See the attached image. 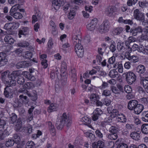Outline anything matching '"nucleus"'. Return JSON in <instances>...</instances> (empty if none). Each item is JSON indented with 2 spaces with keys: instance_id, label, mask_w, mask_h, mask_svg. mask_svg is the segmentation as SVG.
<instances>
[{
  "instance_id": "f257e3e1",
  "label": "nucleus",
  "mask_w": 148,
  "mask_h": 148,
  "mask_svg": "<svg viewBox=\"0 0 148 148\" xmlns=\"http://www.w3.org/2000/svg\"><path fill=\"white\" fill-rule=\"evenodd\" d=\"M71 123V117L66 112H64L60 117L57 119L56 126L57 128L59 130H62L65 125L67 128H69Z\"/></svg>"
},
{
  "instance_id": "f03ea898",
  "label": "nucleus",
  "mask_w": 148,
  "mask_h": 148,
  "mask_svg": "<svg viewBox=\"0 0 148 148\" xmlns=\"http://www.w3.org/2000/svg\"><path fill=\"white\" fill-rule=\"evenodd\" d=\"M20 72L19 71H13L11 74H8V77L9 81L8 80L9 85L11 86H14L16 83V78L20 75Z\"/></svg>"
},
{
  "instance_id": "7ed1b4c3",
  "label": "nucleus",
  "mask_w": 148,
  "mask_h": 148,
  "mask_svg": "<svg viewBox=\"0 0 148 148\" xmlns=\"http://www.w3.org/2000/svg\"><path fill=\"white\" fill-rule=\"evenodd\" d=\"M123 75L126 76V80L129 85H131L134 82L136 79V76L131 71L126 72Z\"/></svg>"
},
{
  "instance_id": "20e7f679",
  "label": "nucleus",
  "mask_w": 148,
  "mask_h": 148,
  "mask_svg": "<svg viewBox=\"0 0 148 148\" xmlns=\"http://www.w3.org/2000/svg\"><path fill=\"white\" fill-rule=\"evenodd\" d=\"M110 23L108 20H105L99 26V32L101 34L108 32L110 27Z\"/></svg>"
},
{
  "instance_id": "39448f33",
  "label": "nucleus",
  "mask_w": 148,
  "mask_h": 148,
  "mask_svg": "<svg viewBox=\"0 0 148 148\" xmlns=\"http://www.w3.org/2000/svg\"><path fill=\"white\" fill-rule=\"evenodd\" d=\"M133 14L134 18L137 20L140 21L143 23L145 21L144 14L141 12L138 9H136L134 11Z\"/></svg>"
},
{
  "instance_id": "423d86ee",
  "label": "nucleus",
  "mask_w": 148,
  "mask_h": 148,
  "mask_svg": "<svg viewBox=\"0 0 148 148\" xmlns=\"http://www.w3.org/2000/svg\"><path fill=\"white\" fill-rule=\"evenodd\" d=\"M97 22L98 20L97 18H93L90 23L87 25V29L90 31H93L97 27Z\"/></svg>"
},
{
  "instance_id": "0eeeda50",
  "label": "nucleus",
  "mask_w": 148,
  "mask_h": 148,
  "mask_svg": "<svg viewBox=\"0 0 148 148\" xmlns=\"http://www.w3.org/2000/svg\"><path fill=\"white\" fill-rule=\"evenodd\" d=\"M10 86H7L4 88V95L5 97L11 98L13 97V94L12 89L11 88L12 86L10 85Z\"/></svg>"
},
{
  "instance_id": "6e6552de",
  "label": "nucleus",
  "mask_w": 148,
  "mask_h": 148,
  "mask_svg": "<svg viewBox=\"0 0 148 148\" xmlns=\"http://www.w3.org/2000/svg\"><path fill=\"white\" fill-rule=\"evenodd\" d=\"M6 57V53L3 52H0V67L3 66L7 64L8 60Z\"/></svg>"
},
{
  "instance_id": "1a4fd4ad",
  "label": "nucleus",
  "mask_w": 148,
  "mask_h": 148,
  "mask_svg": "<svg viewBox=\"0 0 148 148\" xmlns=\"http://www.w3.org/2000/svg\"><path fill=\"white\" fill-rule=\"evenodd\" d=\"M52 3V6L57 10L59 9L61 5H63L64 2L63 0H53Z\"/></svg>"
},
{
  "instance_id": "9d476101",
  "label": "nucleus",
  "mask_w": 148,
  "mask_h": 148,
  "mask_svg": "<svg viewBox=\"0 0 148 148\" xmlns=\"http://www.w3.org/2000/svg\"><path fill=\"white\" fill-rule=\"evenodd\" d=\"M31 65V64L28 62L26 61H23L18 62L16 65V67L19 69L21 68H24L27 67Z\"/></svg>"
},
{
  "instance_id": "9b49d317",
  "label": "nucleus",
  "mask_w": 148,
  "mask_h": 148,
  "mask_svg": "<svg viewBox=\"0 0 148 148\" xmlns=\"http://www.w3.org/2000/svg\"><path fill=\"white\" fill-rule=\"evenodd\" d=\"M138 103V101L135 100H131L130 101L128 104V108L130 110H134L135 111V109Z\"/></svg>"
},
{
  "instance_id": "f8f14e48",
  "label": "nucleus",
  "mask_w": 148,
  "mask_h": 148,
  "mask_svg": "<svg viewBox=\"0 0 148 148\" xmlns=\"http://www.w3.org/2000/svg\"><path fill=\"white\" fill-rule=\"evenodd\" d=\"M146 79H148V77H146L145 78L144 77H141L140 83L143 84L145 91L148 93V80Z\"/></svg>"
},
{
  "instance_id": "ddd939ff",
  "label": "nucleus",
  "mask_w": 148,
  "mask_h": 148,
  "mask_svg": "<svg viewBox=\"0 0 148 148\" xmlns=\"http://www.w3.org/2000/svg\"><path fill=\"white\" fill-rule=\"evenodd\" d=\"M104 145L103 142L101 140H99L97 142H94L92 144L93 148H103Z\"/></svg>"
},
{
  "instance_id": "4468645a",
  "label": "nucleus",
  "mask_w": 148,
  "mask_h": 148,
  "mask_svg": "<svg viewBox=\"0 0 148 148\" xmlns=\"http://www.w3.org/2000/svg\"><path fill=\"white\" fill-rule=\"evenodd\" d=\"M19 101L21 103L27 104L29 102V99L26 96H24L23 95H20L19 96Z\"/></svg>"
},
{
  "instance_id": "2eb2a0df",
  "label": "nucleus",
  "mask_w": 148,
  "mask_h": 148,
  "mask_svg": "<svg viewBox=\"0 0 148 148\" xmlns=\"http://www.w3.org/2000/svg\"><path fill=\"white\" fill-rule=\"evenodd\" d=\"M47 57V55L45 54H42L40 56V58L42 60L41 64L43 66V68L44 69L46 68L48 66V64L47 63V60L46 59Z\"/></svg>"
},
{
  "instance_id": "dca6fc26",
  "label": "nucleus",
  "mask_w": 148,
  "mask_h": 148,
  "mask_svg": "<svg viewBox=\"0 0 148 148\" xmlns=\"http://www.w3.org/2000/svg\"><path fill=\"white\" fill-rule=\"evenodd\" d=\"M28 28L27 27H24L21 30H20L18 32L19 37H21V35H23L24 36H26L27 35L28 32Z\"/></svg>"
},
{
  "instance_id": "f3484780",
  "label": "nucleus",
  "mask_w": 148,
  "mask_h": 148,
  "mask_svg": "<svg viewBox=\"0 0 148 148\" xmlns=\"http://www.w3.org/2000/svg\"><path fill=\"white\" fill-rule=\"evenodd\" d=\"M25 77L29 80L31 81H34L35 78L34 76L27 71H24L23 73Z\"/></svg>"
},
{
  "instance_id": "a211bd4d",
  "label": "nucleus",
  "mask_w": 148,
  "mask_h": 148,
  "mask_svg": "<svg viewBox=\"0 0 148 148\" xmlns=\"http://www.w3.org/2000/svg\"><path fill=\"white\" fill-rule=\"evenodd\" d=\"M145 66L142 64L138 65L136 68V71L140 74H143L145 71Z\"/></svg>"
},
{
  "instance_id": "6ab92c4d",
  "label": "nucleus",
  "mask_w": 148,
  "mask_h": 148,
  "mask_svg": "<svg viewBox=\"0 0 148 148\" xmlns=\"http://www.w3.org/2000/svg\"><path fill=\"white\" fill-rule=\"evenodd\" d=\"M90 99L91 103L95 104L97 101L99 99V97L98 95L96 94H92L90 95Z\"/></svg>"
},
{
  "instance_id": "aec40b11",
  "label": "nucleus",
  "mask_w": 148,
  "mask_h": 148,
  "mask_svg": "<svg viewBox=\"0 0 148 148\" xmlns=\"http://www.w3.org/2000/svg\"><path fill=\"white\" fill-rule=\"evenodd\" d=\"M141 131L144 134H148V124H143L141 126Z\"/></svg>"
},
{
  "instance_id": "412c9836",
  "label": "nucleus",
  "mask_w": 148,
  "mask_h": 148,
  "mask_svg": "<svg viewBox=\"0 0 148 148\" xmlns=\"http://www.w3.org/2000/svg\"><path fill=\"white\" fill-rule=\"evenodd\" d=\"M10 115V123L13 124L16 121L17 119V116L15 114L13 113H12Z\"/></svg>"
},
{
  "instance_id": "4be33fe9",
  "label": "nucleus",
  "mask_w": 148,
  "mask_h": 148,
  "mask_svg": "<svg viewBox=\"0 0 148 148\" xmlns=\"http://www.w3.org/2000/svg\"><path fill=\"white\" fill-rule=\"evenodd\" d=\"M123 29L121 27L114 28L113 30V34L114 35H118L123 31Z\"/></svg>"
},
{
  "instance_id": "5701e85b",
  "label": "nucleus",
  "mask_w": 148,
  "mask_h": 148,
  "mask_svg": "<svg viewBox=\"0 0 148 148\" xmlns=\"http://www.w3.org/2000/svg\"><path fill=\"white\" fill-rule=\"evenodd\" d=\"M10 14L16 19H21L23 17L22 14L19 12L10 13Z\"/></svg>"
},
{
  "instance_id": "b1692460",
  "label": "nucleus",
  "mask_w": 148,
  "mask_h": 148,
  "mask_svg": "<svg viewBox=\"0 0 148 148\" xmlns=\"http://www.w3.org/2000/svg\"><path fill=\"white\" fill-rule=\"evenodd\" d=\"M138 51L140 52H142L145 54L147 55L148 54V49L145 48L142 45L139 46Z\"/></svg>"
},
{
  "instance_id": "393cba45",
  "label": "nucleus",
  "mask_w": 148,
  "mask_h": 148,
  "mask_svg": "<svg viewBox=\"0 0 148 148\" xmlns=\"http://www.w3.org/2000/svg\"><path fill=\"white\" fill-rule=\"evenodd\" d=\"M76 10L75 8H73L70 10L68 15V18L69 19H72L73 18L75 14Z\"/></svg>"
},
{
  "instance_id": "a878e982",
  "label": "nucleus",
  "mask_w": 148,
  "mask_h": 148,
  "mask_svg": "<svg viewBox=\"0 0 148 148\" xmlns=\"http://www.w3.org/2000/svg\"><path fill=\"white\" fill-rule=\"evenodd\" d=\"M80 49H77V50L75 51L77 56L79 58L82 57L84 54V50L83 47H82Z\"/></svg>"
},
{
  "instance_id": "bb28decb",
  "label": "nucleus",
  "mask_w": 148,
  "mask_h": 148,
  "mask_svg": "<svg viewBox=\"0 0 148 148\" xmlns=\"http://www.w3.org/2000/svg\"><path fill=\"white\" fill-rule=\"evenodd\" d=\"M115 112V114H116V116L115 117H116V119H120V120H122V119H121V118H123V121H121L120 120H119L118 121H120L121 122H125L126 121V119L125 118V116L123 114H121V117H120V116H121L119 114H118V115H116V114L117 113V112Z\"/></svg>"
},
{
  "instance_id": "cd10ccee",
  "label": "nucleus",
  "mask_w": 148,
  "mask_h": 148,
  "mask_svg": "<svg viewBox=\"0 0 148 148\" xmlns=\"http://www.w3.org/2000/svg\"><path fill=\"white\" fill-rule=\"evenodd\" d=\"M82 120L85 122V125H88L90 127H92L91 125L90 124L91 121L90 119L87 117H84L82 118Z\"/></svg>"
},
{
  "instance_id": "c85d7f7f",
  "label": "nucleus",
  "mask_w": 148,
  "mask_h": 148,
  "mask_svg": "<svg viewBox=\"0 0 148 148\" xmlns=\"http://www.w3.org/2000/svg\"><path fill=\"white\" fill-rule=\"evenodd\" d=\"M49 126V128L51 133L55 134L56 132V130L54 126L52 124L51 122H49L48 123Z\"/></svg>"
},
{
  "instance_id": "c756f323",
  "label": "nucleus",
  "mask_w": 148,
  "mask_h": 148,
  "mask_svg": "<svg viewBox=\"0 0 148 148\" xmlns=\"http://www.w3.org/2000/svg\"><path fill=\"white\" fill-rule=\"evenodd\" d=\"M130 136L133 139L136 140H138L140 138L139 134L136 132H132L130 134Z\"/></svg>"
},
{
  "instance_id": "7c9ffc66",
  "label": "nucleus",
  "mask_w": 148,
  "mask_h": 148,
  "mask_svg": "<svg viewBox=\"0 0 148 148\" xmlns=\"http://www.w3.org/2000/svg\"><path fill=\"white\" fill-rule=\"evenodd\" d=\"M15 128L17 131H22L25 129V127L23 126L21 124H19L16 123Z\"/></svg>"
},
{
  "instance_id": "2f4dec72",
  "label": "nucleus",
  "mask_w": 148,
  "mask_h": 148,
  "mask_svg": "<svg viewBox=\"0 0 148 148\" xmlns=\"http://www.w3.org/2000/svg\"><path fill=\"white\" fill-rule=\"evenodd\" d=\"M29 45V43L26 41H23L17 44V45L19 47H22L24 48L27 47Z\"/></svg>"
},
{
  "instance_id": "473e14b6",
  "label": "nucleus",
  "mask_w": 148,
  "mask_h": 148,
  "mask_svg": "<svg viewBox=\"0 0 148 148\" xmlns=\"http://www.w3.org/2000/svg\"><path fill=\"white\" fill-rule=\"evenodd\" d=\"M20 6L19 4H16L14 5L11 8L10 13L14 12L16 11L18 9H19Z\"/></svg>"
},
{
  "instance_id": "72a5a7b5",
  "label": "nucleus",
  "mask_w": 148,
  "mask_h": 148,
  "mask_svg": "<svg viewBox=\"0 0 148 148\" xmlns=\"http://www.w3.org/2000/svg\"><path fill=\"white\" fill-rule=\"evenodd\" d=\"M23 57L26 59H30L33 56V54L32 53L29 51L25 52V54L23 55Z\"/></svg>"
},
{
  "instance_id": "f704fd0d",
  "label": "nucleus",
  "mask_w": 148,
  "mask_h": 148,
  "mask_svg": "<svg viewBox=\"0 0 148 148\" xmlns=\"http://www.w3.org/2000/svg\"><path fill=\"white\" fill-rule=\"evenodd\" d=\"M34 87L33 84L31 82H28L25 83L24 85V87L28 89L33 88Z\"/></svg>"
},
{
  "instance_id": "c9c22d12",
  "label": "nucleus",
  "mask_w": 148,
  "mask_h": 148,
  "mask_svg": "<svg viewBox=\"0 0 148 148\" xmlns=\"http://www.w3.org/2000/svg\"><path fill=\"white\" fill-rule=\"evenodd\" d=\"M14 143H15L12 139H10L6 141L5 144L7 147H11L13 146Z\"/></svg>"
},
{
  "instance_id": "e433bc0d",
  "label": "nucleus",
  "mask_w": 148,
  "mask_h": 148,
  "mask_svg": "<svg viewBox=\"0 0 148 148\" xmlns=\"http://www.w3.org/2000/svg\"><path fill=\"white\" fill-rule=\"evenodd\" d=\"M35 145L34 142L32 141H28L26 144L25 148H32Z\"/></svg>"
},
{
  "instance_id": "4c0bfd02",
  "label": "nucleus",
  "mask_w": 148,
  "mask_h": 148,
  "mask_svg": "<svg viewBox=\"0 0 148 148\" xmlns=\"http://www.w3.org/2000/svg\"><path fill=\"white\" fill-rule=\"evenodd\" d=\"M13 140L16 144H17L20 141V137L17 134L13 135Z\"/></svg>"
},
{
  "instance_id": "58836bf2",
  "label": "nucleus",
  "mask_w": 148,
  "mask_h": 148,
  "mask_svg": "<svg viewBox=\"0 0 148 148\" xmlns=\"http://www.w3.org/2000/svg\"><path fill=\"white\" fill-rule=\"evenodd\" d=\"M143 116L142 118V120L146 122H148V112H145L143 113Z\"/></svg>"
},
{
  "instance_id": "ea45409f",
  "label": "nucleus",
  "mask_w": 148,
  "mask_h": 148,
  "mask_svg": "<svg viewBox=\"0 0 148 148\" xmlns=\"http://www.w3.org/2000/svg\"><path fill=\"white\" fill-rule=\"evenodd\" d=\"M139 6L141 8L145 7L148 5V2L145 1H139L138 2Z\"/></svg>"
},
{
  "instance_id": "a19ab883",
  "label": "nucleus",
  "mask_w": 148,
  "mask_h": 148,
  "mask_svg": "<svg viewBox=\"0 0 148 148\" xmlns=\"http://www.w3.org/2000/svg\"><path fill=\"white\" fill-rule=\"evenodd\" d=\"M7 72H5L1 73V77L2 80L3 81L7 82L8 80L6 79L7 77H8Z\"/></svg>"
},
{
  "instance_id": "79ce46f5",
  "label": "nucleus",
  "mask_w": 148,
  "mask_h": 148,
  "mask_svg": "<svg viewBox=\"0 0 148 148\" xmlns=\"http://www.w3.org/2000/svg\"><path fill=\"white\" fill-rule=\"evenodd\" d=\"M17 82L18 84L23 85L25 82L24 78L22 76L19 77L17 80Z\"/></svg>"
},
{
  "instance_id": "37998d69",
  "label": "nucleus",
  "mask_w": 148,
  "mask_h": 148,
  "mask_svg": "<svg viewBox=\"0 0 148 148\" xmlns=\"http://www.w3.org/2000/svg\"><path fill=\"white\" fill-rule=\"evenodd\" d=\"M57 107L56 104L54 103H51L50 105L48 108V110H52L53 111H55L54 110L56 109Z\"/></svg>"
},
{
  "instance_id": "c03bdc74",
  "label": "nucleus",
  "mask_w": 148,
  "mask_h": 148,
  "mask_svg": "<svg viewBox=\"0 0 148 148\" xmlns=\"http://www.w3.org/2000/svg\"><path fill=\"white\" fill-rule=\"evenodd\" d=\"M111 6H109L107 8L105 11V14L108 16H111Z\"/></svg>"
},
{
  "instance_id": "a18cd8bd",
  "label": "nucleus",
  "mask_w": 148,
  "mask_h": 148,
  "mask_svg": "<svg viewBox=\"0 0 148 148\" xmlns=\"http://www.w3.org/2000/svg\"><path fill=\"white\" fill-rule=\"evenodd\" d=\"M11 25V23H6L4 25V28L8 31L11 30H12Z\"/></svg>"
},
{
  "instance_id": "49530a36",
  "label": "nucleus",
  "mask_w": 148,
  "mask_h": 148,
  "mask_svg": "<svg viewBox=\"0 0 148 148\" xmlns=\"http://www.w3.org/2000/svg\"><path fill=\"white\" fill-rule=\"evenodd\" d=\"M19 25V23L17 22L14 23H11V27H12V30H13L14 29L18 28Z\"/></svg>"
},
{
  "instance_id": "de8ad7c7",
  "label": "nucleus",
  "mask_w": 148,
  "mask_h": 148,
  "mask_svg": "<svg viewBox=\"0 0 148 148\" xmlns=\"http://www.w3.org/2000/svg\"><path fill=\"white\" fill-rule=\"evenodd\" d=\"M144 109L143 106L141 104H138L135 109V111H142Z\"/></svg>"
},
{
  "instance_id": "09e8293b",
  "label": "nucleus",
  "mask_w": 148,
  "mask_h": 148,
  "mask_svg": "<svg viewBox=\"0 0 148 148\" xmlns=\"http://www.w3.org/2000/svg\"><path fill=\"white\" fill-rule=\"evenodd\" d=\"M101 114H100L98 112H97V113L93 114L92 116V119L94 121H96L98 119V117Z\"/></svg>"
},
{
  "instance_id": "8fccbe9b",
  "label": "nucleus",
  "mask_w": 148,
  "mask_h": 148,
  "mask_svg": "<svg viewBox=\"0 0 148 148\" xmlns=\"http://www.w3.org/2000/svg\"><path fill=\"white\" fill-rule=\"evenodd\" d=\"M118 72L115 69L112 70V78H115L118 76Z\"/></svg>"
},
{
  "instance_id": "3c124183",
  "label": "nucleus",
  "mask_w": 148,
  "mask_h": 148,
  "mask_svg": "<svg viewBox=\"0 0 148 148\" xmlns=\"http://www.w3.org/2000/svg\"><path fill=\"white\" fill-rule=\"evenodd\" d=\"M125 91L128 93H131L132 92V90L131 87L129 86H125L124 87Z\"/></svg>"
},
{
  "instance_id": "603ef678",
  "label": "nucleus",
  "mask_w": 148,
  "mask_h": 148,
  "mask_svg": "<svg viewBox=\"0 0 148 148\" xmlns=\"http://www.w3.org/2000/svg\"><path fill=\"white\" fill-rule=\"evenodd\" d=\"M86 136L90 138L91 140H94L95 139V136L94 135H93L92 133H90L89 132H86Z\"/></svg>"
},
{
  "instance_id": "864d4df0",
  "label": "nucleus",
  "mask_w": 148,
  "mask_h": 148,
  "mask_svg": "<svg viewBox=\"0 0 148 148\" xmlns=\"http://www.w3.org/2000/svg\"><path fill=\"white\" fill-rule=\"evenodd\" d=\"M23 51V49L21 48H19L16 49L15 50L14 52L16 55H19L20 53H21Z\"/></svg>"
},
{
  "instance_id": "5fc2aeb1",
  "label": "nucleus",
  "mask_w": 148,
  "mask_h": 148,
  "mask_svg": "<svg viewBox=\"0 0 148 148\" xmlns=\"http://www.w3.org/2000/svg\"><path fill=\"white\" fill-rule=\"evenodd\" d=\"M53 44V42L52 38L51 37H50L47 43V45L48 47L50 48H52Z\"/></svg>"
},
{
  "instance_id": "6e6d98bb",
  "label": "nucleus",
  "mask_w": 148,
  "mask_h": 148,
  "mask_svg": "<svg viewBox=\"0 0 148 148\" xmlns=\"http://www.w3.org/2000/svg\"><path fill=\"white\" fill-rule=\"evenodd\" d=\"M112 91L113 93L115 94H119L120 93L119 90L116 87L114 86H112Z\"/></svg>"
},
{
  "instance_id": "4d7b16f0",
  "label": "nucleus",
  "mask_w": 148,
  "mask_h": 148,
  "mask_svg": "<svg viewBox=\"0 0 148 148\" xmlns=\"http://www.w3.org/2000/svg\"><path fill=\"white\" fill-rule=\"evenodd\" d=\"M6 136L5 135V132L2 131H0V139L3 140Z\"/></svg>"
},
{
  "instance_id": "13d9d810",
  "label": "nucleus",
  "mask_w": 148,
  "mask_h": 148,
  "mask_svg": "<svg viewBox=\"0 0 148 148\" xmlns=\"http://www.w3.org/2000/svg\"><path fill=\"white\" fill-rule=\"evenodd\" d=\"M137 59V57L136 56H131L129 59V60L131 62H136V61Z\"/></svg>"
},
{
  "instance_id": "bf43d9fd",
  "label": "nucleus",
  "mask_w": 148,
  "mask_h": 148,
  "mask_svg": "<svg viewBox=\"0 0 148 148\" xmlns=\"http://www.w3.org/2000/svg\"><path fill=\"white\" fill-rule=\"evenodd\" d=\"M130 33L132 35L134 36H136L138 33L137 32L134 28L131 29L130 31Z\"/></svg>"
},
{
  "instance_id": "052dcab7",
  "label": "nucleus",
  "mask_w": 148,
  "mask_h": 148,
  "mask_svg": "<svg viewBox=\"0 0 148 148\" xmlns=\"http://www.w3.org/2000/svg\"><path fill=\"white\" fill-rule=\"evenodd\" d=\"M118 131V129L116 127L112 126V134H116Z\"/></svg>"
},
{
  "instance_id": "680f3d73",
  "label": "nucleus",
  "mask_w": 148,
  "mask_h": 148,
  "mask_svg": "<svg viewBox=\"0 0 148 148\" xmlns=\"http://www.w3.org/2000/svg\"><path fill=\"white\" fill-rule=\"evenodd\" d=\"M72 77L73 78V80L74 81H75L77 80L76 75L75 73V70H73L72 71Z\"/></svg>"
},
{
  "instance_id": "e2e57ef3",
  "label": "nucleus",
  "mask_w": 148,
  "mask_h": 148,
  "mask_svg": "<svg viewBox=\"0 0 148 148\" xmlns=\"http://www.w3.org/2000/svg\"><path fill=\"white\" fill-rule=\"evenodd\" d=\"M92 6L86 5L85 6V9L86 11H88L90 12L92 10Z\"/></svg>"
},
{
  "instance_id": "0e129e2a",
  "label": "nucleus",
  "mask_w": 148,
  "mask_h": 148,
  "mask_svg": "<svg viewBox=\"0 0 148 148\" xmlns=\"http://www.w3.org/2000/svg\"><path fill=\"white\" fill-rule=\"evenodd\" d=\"M110 94V91L107 90H104L102 93L103 95H104L106 96H109Z\"/></svg>"
},
{
  "instance_id": "69168bd1",
  "label": "nucleus",
  "mask_w": 148,
  "mask_h": 148,
  "mask_svg": "<svg viewBox=\"0 0 148 148\" xmlns=\"http://www.w3.org/2000/svg\"><path fill=\"white\" fill-rule=\"evenodd\" d=\"M118 71L120 73H122L123 72V66L122 64H118Z\"/></svg>"
},
{
  "instance_id": "338daca9",
  "label": "nucleus",
  "mask_w": 148,
  "mask_h": 148,
  "mask_svg": "<svg viewBox=\"0 0 148 148\" xmlns=\"http://www.w3.org/2000/svg\"><path fill=\"white\" fill-rule=\"evenodd\" d=\"M112 52H114L116 49V44L114 42V41L112 42Z\"/></svg>"
},
{
  "instance_id": "774afa93",
  "label": "nucleus",
  "mask_w": 148,
  "mask_h": 148,
  "mask_svg": "<svg viewBox=\"0 0 148 148\" xmlns=\"http://www.w3.org/2000/svg\"><path fill=\"white\" fill-rule=\"evenodd\" d=\"M116 148H128V147L127 144L122 143L119 147L117 146Z\"/></svg>"
}]
</instances>
